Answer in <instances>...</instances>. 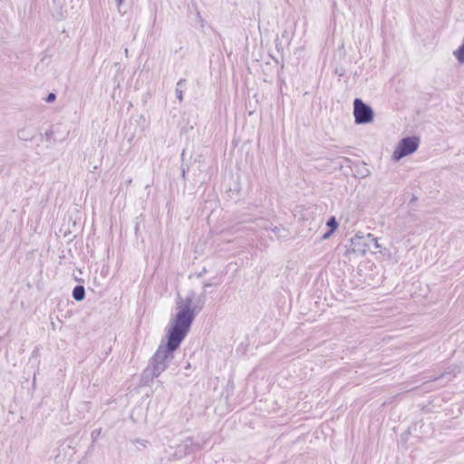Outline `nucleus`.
Masks as SVG:
<instances>
[{
	"label": "nucleus",
	"instance_id": "9",
	"mask_svg": "<svg viewBox=\"0 0 464 464\" xmlns=\"http://www.w3.org/2000/svg\"><path fill=\"white\" fill-rule=\"evenodd\" d=\"M72 296L77 302H81V301L84 300V298H85L84 286L82 285H75L72 289Z\"/></svg>",
	"mask_w": 464,
	"mask_h": 464
},
{
	"label": "nucleus",
	"instance_id": "19",
	"mask_svg": "<svg viewBox=\"0 0 464 464\" xmlns=\"http://www.w3.org/2000/svg\"><path fill=\"white\" fill-rule=\"evenodd\" d=\"M446 375V372H443L442 374H440V376H434V377H430V380L431 381H438V380H440L442 378H444V376Z\"/></svg>",
	"mask_w": 464,
	"mask_h": 464
},
{
	"label": "nucleus",
	"instance_id": "24",
	"mask_svg": "<svg viewBox=\"0 0 464 464\" xmlns=\"http://www.w3.org/2000/svg\"><path fill=\"white\" fill-rule=\"evenodd\" d=\"M197 16L198 17L199 21L202 23L203 19L201 18L200 14H199L198 11H197Z\"/></svg>",
	"mask_w": 464,
	"mask_h": 464
},
{
	"label": "nucleus",
	"instance_id": "6",
	"mask_svg": "<svg viewBox=\"0 0 464 464\" xmlns=\"http://www.w3.org/2000/svg\"><path fill=\"white\" fill-rule=\"evenodd\" d=\"M74 441L72 439H67L59 444L57 448L58 453L54 456L57 463L63 462L67 456L71 457L73 453Z\"/></svg>",
	"mask_w": 464,
	"mask_h": 464
},
{
	"label": "nucleus",
	"instance_id": "12",
	"mask_svg": "<svg viewBox=\"0 0 464 464\" xmlns=\"http://www.w3.org/2000/svg\"><path fill=\"white\" fill-rule=\"evenodd\" d=\"M360 166H361L360 161H353L350 158H346V157L342 158L341 167H348L351 169H353L355 167H360Z\"/></svg>",
	"mask_w": 464,
	"mask_h": 464
},
{
	"label": "nucleus",
	"instance_id": "15",
	"mask_svg": "<svg viewBox=\"0 0 464 464\" xmlns=\"http://www.w3.org/2000/svg\"><path fill=\"white\" fill-rule=\"evenodd\" d=\"M53 134H54V130L53 129H50L44 132V137L45 138L46 140H50L53 138Z\"/></svg>",
	"mask_w": 464,
	"mask_h": 464
},
{
	"label": "nucleus",
	"instance_id": "13",
	"mask_svg": "<svg viewBox=\"0 0 464 464\" xmlns=\"http://www.w3.org/2000/svg\"><path fill=\"white\" fill-rule=\"evenodd\" d=\"M326 226L328 227L329 230H331V232H334L338 227V222L334 217H331L328 218Z\"/></svg>",
	"mask_w": 464,
	"mask_h": 464
},
{
	"label": "nucleus",
	"instance_id": "1",
	"mask_svg": "<svg viewBox=\"0 0 464 464\" xmlns=\"http://www.w3.org/2000/svg\"><path fill=\"white\" fill-rule=\"evenodd\" d=\"M194 291H189L182 299L180 295L177 299V313L170 320L166 330L165 338L158 346L156 352L149 361L148 366L142 371L140 382L144 386L158 378L166 371L174 359L175 352L188 335L197 314L203 309L206 302V291L197 298Z\"/></svg>",
	"mask_w": 464,
	"mask_h": 464
},
{
	"label": "nucleus",
	"instance_id": "22",
	"mask_svg": "<svg viewBox=\"0 0 464 464\" xmlns=\"http://www.w3.org/2000/svg\"><path fill=\"white\" fill-rule=\"evenodd\" d=\"M114 1L117 5L118 9L120 10L121 5L123 4L124 0H114Z\"/></svg>",
	"mask_w": 464,
	"mask_h": 464
},
{
	"label": "nucleus",
	"instance_id": "8",
	"mask_svg": "<svg viewBox=\"0 0 464 464\" xmlns=\"http://www.w3.org/2000/svg\"><path fill=\"white\" fill-rule=\"evenodd\" d=\"M35 136L34 130L31 127H25L18 130L17 137L21 140H32Z\"/></svg>",
	"mask_w": 464,
	"mask_h": 464
},
{
	"label": "nucleus",
	"instance_id": "18",
	"mask_svg": "<svg viewBox=\"0 0 464 464\" xmlns=\"http://www.w3.org/2000/svg\"><path fill=\"white\" fill-rule=\"evenodd\" d=\"M39 357V351L37 348H35L33 352H32V357L30 360H32L33 358L34 359H37Z\"/></svg>",
	"mask_w": 464,
	"mask_h": 464
},
{
	"label": "nucleus",
	"instance_id": "14",
	"mask_svg": "<svg viewBox=\"0 0 464 464\" xmlns=\"http://www.w3.org/2000/svg\"><path fill=\"white\" fill-rule=\"evenodd\" d=\"M364 165H365L364 163L361 162V166L360 167H355L356 172L362 178L366 177V176H368L370 174L369 169L367 168H365Z\"/></svg>",
	"mask_w": 464,
	"mask_h": 464
},
{
	"label": "nucleus",
	"instance_id": "26",
	"mask_svg": "<svg viewBox=\"0 0 464 464\" xmlns=\"http://www.w3.org/2000/svg\"><path fill=\"white\" fill-rule=\"evenodd\" d=\"M132 179H129L125 181L126 185H130L131 183Z\"/></svg>",
	"mask_w": 464,
	"mask_h": 464
},
{
	"label": "nucleus",
	"instance_id": "10",
	"mask_svg": "<svg viewBox=\"0 0 464 464\" xmlns=\"http://www.w3.org/2000/svg\"><path fill=\"white\" fill-rule=\"evenodd\" d=\"M187 81L186 79H180L177 84L175 89L176 98L181 102L183 101V92L186 90Z\"/></svg>",
	"mask_w": 464,
	"mask_h": 464
},
{
	"label": "nucleus",
	"instance_id": "16",
	"mask_svg": "<svg viewBox=\"0 0 464 464\" xmlns=\"http://www.w3.org/2000/svg\"><path fill=\"white\" fill-rule=\"evenodd\" d=\"M55 99H56V94H55V93H53V92H50V93L46 96L45 101H46V102L51 103V102H53L55 101Z\"/></svg>",
	"mask_w": 464,
	"mask_h": 464
},
{
	"label": "nucleus",
	"instance_id": "17",
	"mask_svg": "<svg viewBox=\"0 0 464 464\" xmlns=\"http://www.w3.org/2000/svg\"><path fill=\"white\" fill-rule=\"evenodd\" d=\"M180 170H181V178L185 180L186 179V173L188 170V167L184 165V164H181Z\"/></svg>",
	"mask_w": 464,
	"mask_h": 464
},
{
	"label": "nucleus",
	"instance_id": "4",
	"mask_svg": "<svg viewBox=\"0 0 464 464\" xmlns=\"http://www.w3.org/2000/svg\"><path fill=\"white\" fill-rule=\"evenodd\" d=\"M205 444V440L199 438L187 437L177 445L174 456L176 459H182L192 453L200 451Z\"/></svg>",
	"mask_w": 464,
	"mask_h": 464
},
{
	"label": "nucleus",
	"instance_id": "28",
	"mask_svg": "<svg viewBox=\"0 0 464 464\" xmlns=\"http://www.w3.org/2000/svg\"><path fill=\"white\" fill-rule=\"evenodd\" d=\"M35 382V375L34 376V379H33V383L34 384Z\"/></svg>",
	"mask_w": 464,
	"mask_h": 464
},
{
	"label": "nucleus",
	"instance_id": "3",
	"mask_svg": "<svg viewBox=\"0 0 464 464\" xmlns=\"http://www.w3.org/2000/svg\"><path fill=\"white\" fill-rule=\"evenodd\" d=\"M420 145V138L417 136H408L402 138L397 144L393 153L392 160L399 161L402 158L414 153Z\"/></svg>",
	"mask_w": 464,
	"mask_h": 464
},
{
	"label": "nucleus",
	"instance_id": "11",
	"mask_svg": "<svg viewBox=\"0 0 464 464\" xmlns=\"http://www.w3.org/2000/svg\"><path fill=\"white\" fill-rule=\"evenodd\" d=\"M453 54L459 63H464V37L461 44L454 51Z\"/></svg>",
	"mask_w": 464,
	"mask_h": 464
},
{
	"label": "nucleus",
	"instance_id": "2",
	"mask_svg": "<svg viewBox=\"0 0 464 464\" xmlns=\"http://www.w3.org/2000/svg\"><path fill=\"white\" fill-rule=\"evenodd\" d=\"M374 244L375 247L378 248L379 245L377 239L372 234L364 235L362 232H358L350 239L349 246H345V255L354 254L357 256H363L371 250V246Z\"/></svg>",
	"mask_w": 464,
	"mask_h": 464
},
{
	"label": "nucleus",
	"instance_id": "27",
	"mask_svg": "<svg viewBox=\"0 0 464 464\" xmlns=\"http://www.w3.org/2000/svg\"><path fill=\"white\" fill-rule=\"evenodd\" d=\"M184 154H185V152H184V150H183V151H182V153H181V160H183V159H184Z\"/></svg>",
	"mask_w": 464,
	"mask_h": 464
},
{
	"label": "nucleus",
	"instance_id": "5",
	"mask_svg": "<svg viewBox=\"0 0 464 464\" xmlns=\"http://www.w3.org/2000/svg\"><path fill=\"white\" fill-rule=\"evenodd\" d=\"M353 116L356 124H368L373 121L374 111L372 108L362 99L355 98L353 101Z\"/></svg>",
	"mask_w": 464,
	"mask_h": 464
},
{
	"label": "nucleus",
	"instance_id": "21",
	"mask_svg": "<svg viewBox=\"0 0 464 464\" xmlns=\"http://www.w3.org/2000/svg\"><path fill=\"white\" fill-rule=\"evenodd\" d=\"M334 232H331V230L328 229L326 233L324 234L323 238L326 239L328 238Z\"/></svg>",
	"mask_w": 464,
	"mask_h": 464
},
{
	"label": "nucleus",
	"instance_id": "25",
	"mask_svg": "<svg viewBox=\"0 0 464 464\" xmlns=\"http://www.w3.org/2000/svg\"><path fill=\"white\" fill-rule=\"evenodd\" d=\"M212 285L210 283H205L204 284V288L206 289L207 287H210Z\"/></svg>",
	"mask_w": 464,
	"mask_h": 464
},
{
	"label": "nucleus",
	"instance_id": "7",
	"mask_svg": "<svg viewBox=\"0 0 464 464\" xmlns=\"http://www.w3.org/2000/svg\"><path fill=\"white\" fill-rule=\"evenodd\" d=\"M259 222L261 223L259 225L260 227H262L265 230H271L278 239H287L289 237V231L283 226L273 227L271 223L263 218H260Z\"/></svg>",
	"mask_w": 464,
	"mask_h": 464
},
{
	"label": "nucleus",
	"instance_id": "23",
	"mask_svg": "<svg viewBox=\"0 0 464 464\" xmlns=\"http://www.w3.org/2000/svg\"><path fill=\"white\" fill-rule=\"evenodd\" d=\"M137 442L140 443V445H142L143 447H145L146 443H147L146 440H138Z\"/></svg>",
	"mask_w": 464,
	"mask_h": 464
},
{
	"label": "nucleus",
	"instance_id": "20",
	"mask_svg": "<svg viewBox=\"0 0 464 464\" xmlns=\"http://www.w3.org/2000/svg\"><path fill=\"white\" fill-rule=\"evenodd\" d=\"M99 434H100V430H93V431L92 432V438L93 440H95V439H96V437H97Z\"/></svg>",
	"mask_w": 464,
	"mask_h": 464
}]
</instances>
